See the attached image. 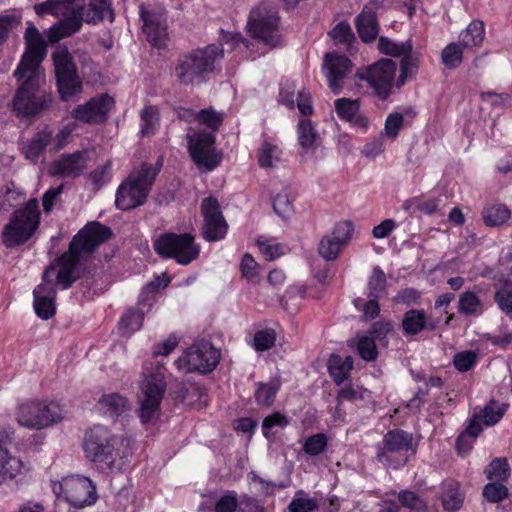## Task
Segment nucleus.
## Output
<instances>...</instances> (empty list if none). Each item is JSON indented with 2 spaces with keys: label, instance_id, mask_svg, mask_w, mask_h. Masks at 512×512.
<instances>
[{
  "label": "nucleus",
  "instance_id": "603ef678",
  "mask_svg": "<svg viewBox=\"0 0 512 512\" xmlns=\"http://www.w3.org/2000/svg\"><path fill=\"white\" fill-rule=\"evenodd\" d=\"M327 443V436L324 433H317L306 439L303 451L310 456H317L325 451Z\"/></svg>",
  "mask_w": 512,
  "mask_h": 512
},
{
  "label": "nucleus",
  "instance_id": "13d9d810",
  "mask_svg": "<svg viewBox=\"0 0 512 512\" xmlns=\"http://www.w3.org/2000/svg\"><path fill=\"white\" fill-rule=\"evenodd\" d=\"M508 495V489L501 483H488L483 489V496L491 503L502 501Z\"/></svg>",
  "mask_w": 512,
  "mask_h": 512
},
{
  "label": "nucleus",
  "instance_id": "bb28decb",
  "mask_svg": "<svg viewBox=\"0 0 512 512\" xmlns=\"http://www.w3.org/2000/svg\"><path fill=\"white\" fill-rule=\"evenodd\" d=\"M402 328L404 335L414 336L425 329L434 330L436 324L427 322L423 309H410L403 316Z\"/></svg>",
  "mask_w": 512,
  "mask_h": 512
},
{
  "label": "nucleus",
  "instance_id": "1a4fd4ad",
  "mask_svg": "<svg viewBox=\"0 0 512 512\" xmlns=\"http://www.w3.org/2000/svg\"><path fill=\"white\" fill-rule=\"evenodd\" d=\"M140 398L139 417L143 424L150 423L158 415L166 391L165 367L156 365L147 370Z\"/></svg>",
  "mask_w": 512,
  "mask_h": 512
},
{
  "label": "nucleus",
  "instance_id": "2eb2a0df",
  "mask_svg": "<svg viewBox=\"0 0 512 512\" xmlns=\"http://www.w3.org/2000/svg\"><path fill=\"white\" fill-rule=\"evenodd\" d=\"M506 411V405L498 404L496 401L491 400L479 413H475L469 420V424L466 431L462 433L457 441L456 446L461 454H466L472 448L473 443L467 442V437L473 439L477 438L482 432L483 428L481 423L483 422L486 426L495 425L500 421Z\"/></svg>",
  "mask_w": 512,
  "mask_h": 512
},
{
  "label": "nucleus",
  "instance_id": "49530a36",
  "mask_svg": "<svg viewBox=\"0 0 512 512\" xmlns=\"http://www.w3.org/2000/svg\"><path fill=\"white\" fill-rule=\"evenodd\" d=\"M398 500L403 507L410 509L411 512H435L429 510L424 501L417 494L409 490L401 491L398 495Z\"/></svg>",
  "mask_w": 512,
  "mask_h": 512
},
{
  "label": "nucleus",
  "instance_id": "09e8293b",
  "mask_svg": "<svg viewBox=\"0 0 512 512\" xmlns=\"http://www.w3.org/2000/svg\"><path fill=\"white\" fill-rule=\"evenodd\" d=\"M489 480L505 481L510 473V467L505 458H495L485 471Z\"/></svg>",
  "mask_w": 512,
  "mask_h": 512
},
{
  "label": "nucleus",
  "instance_id": "b1692460",
  "mask_svg": "<svg viewBox=\"0 0 512 512\" xmlns=\"http://www.w3.org/2000/svg\"><path fill=\"white\" fill-rule=\"evenodd\" d=\"M141 16L144 22L143 29L149 43L159 49L166 47L169 36L164 15L160 12L145 11L141 6Z\"/></svg>",
  "mask_w": 512,
  "mask_h": 512
},
{
  "label": "nucleus",
  "instance_id": "7c9ffc66",
  "mask_svg": "<svg viewBox=\"0 0 512 512\" xmlns=\"http://www.w3.org/2000/svg\"><path fill=\"white\" fill-rule=\"evenodd\" d=\"M50 143V134L44 131L36 133L32 139L23 143L22 152L26 159L36 162Z\"/></svg>",
  "mask_w": 512,
  "mask_h": 512
},
{
  "label": "nucleus",
  "instance_id": "3c124183",
  "mask_svg": "<svg viewBox=\"0 0 512 512\" xmlns=\"http://www.w3.org/2000/svg\"><path fill=\"white\" fill-rule=\"evenodd\" d=\"M369 297L379 298L386 290V276L379 268L375 267L368 282Z\"/></svg>",
  "mask_w": 512,
  "mask_h": 512
},
{
  "label": "nucleus",
  "instance_id": "0e129e2a",
  "mask_svg": "<svg viewBox=\"0 0 512 512\" xmlns=\"http://www.w3.org/2000/svg\"><path fill=\"white\" fill-rule=\"evenodd\" d=\"M404 117L400 113H391L385 121V134L390 138H396L403 127Z\"/></svg>",
  "mask_w": 512,
  "mask_h": 512
},
{
  "label": "nucleus",
  "instance_id": "c85d7f7f",
  "mask_svg": "<svg viewBox=\"0 0 512 512\" xmlns=\"http://www.w3.org/2000/svg\"><path fill=\"white\" fill-rule=\"evenodd\" d=\"M99 406L104 413L110 416H122L131 409L127 398L118 393L103 395L99 400Z\"/></svg>",
  "mask_w": 512,
  "mask_h": 512
},
{
  "label": "nucleus",
  "instance_id": "774afa93",
  "mask_svg": "<svg viewBox=\"0 0 512 512\" xmlns=\"http://www.w3.org/2000/svg\"><path fill=\"white\" fill-rule=\"evenodd\" d=\"M240 269L243 277L247 278L248 280H254L257 276V263L248 253L244 254L242 257Z\"/></svg>",
  "mask_w": 512,
  "mask_h": 512
},
{
  "label": "nucleus",
  "instance_id": "6e6552de",
  "mask_svg": "<svg viewBox=\"0 0 512 512\" xmlns=\"http://www.w3.org/2000/svg\"><path fill=\"white\" fill-rule=\"evenodd\" d=\"M415 453L413 435L401 429H394L388 431L382 442L377 445L376 459L384 465L398 469L406 465Z\"/></svg>",
  "mask_w": 512,
  "mask_h": 512
},
{
  "label": "nucleus",
  "instance_id": "4c0bfd02",
  "mask_svg": "<svg viewBox=\"0 0 512 512\" xmlns=\"http://www.w3.org/2000/svg\"><path fill=\"white\" fill-rule=\"evenodd\" d=\"M464 501V494L457 483H448L442 496V504L445 510L456 511L460 509Z\"/></svg>",
  "mask_w": 512,
  "mask_h": 512
},
{
  "label": "nucleus",
  "instance_id": "052dcab7",
  "mask_svg": "<svg viewBox=\"0 0 512 512\" xmlns=\"http://www.w3.org/2000/svg\"><path fill=\"white\" fill-rule=\"evenodd\" d=\"M357 351L364 360H374L377 356V349L374 338L368 336L361 337L358 341Z\"/></svg>",
  "mask_w": 512,
  "mask_h": 512
},
{
  "label": "nucleus",
  "instance_id": "cd10ccee",
  "mask_svg": "<svg viewBox=\"0 0 512 512\" xmlns=\"http://www.w3.org/2000/svg\"><path fill=\"white\" fill-rule=\"evenodd\" d=\"M359 107V100L340 98L335 101V108L341 119L366 128L367 119L361 116Z\"/></svg>",
  "mask_w": 512,
  "mask_h": 512
},
{
  "label": "nucleus",
  "instance_id": "bf43d9fd",
  "mask_svg": "<svg viewBox=\"0 0 512 512\" xmlns=\"http://www.w3.org/2000/svg\"><path fill=\"white\" fill-rule=\"evenodd\" d=\"M477 355L473 351L459 352L454 356L453 364L455 368L461 372H465L473 368L476 364Z\"/></svg>",
  "mask_w": 512,
  "mask_h": 512
},
{
  "label": "nucleus",
  "instance_id": "8fccbe9b",
  "mask_svg": "<svg viewBox=\"0 0 512 512\" xmlns=\"http://www.w3.org/2000/svg\"><path fill=\"white\" fill-rule=\"evenodd\" d=\"M278 390L279 385L276 383L259 384L254 393L256 402L261 406H271Z\"/></svg>",
  "mask_w": 512,
  "mask_h": 512
},
{
  "label": "nucleus",
  "instance_id": "f8f14e48",
  "mask_svg": "<svg viewBox=\"0 0 512 512\" xmlns=\"http://www.w3.org/2000/svg\"><path fill=\"white\" fill-rule=\"evenodd\" d=\"M58 91L63 100L82 91V81L67 46L58 45L52 53Z\"/></svg>",
  "mask_w": 512,
  "mask_h": 512
},
{
  "label": "nucleus",
  "instance_id": "c9c22d12",
  "mask_svg": "<svg viewBox=\"0 0 512 512\" xmlns=\"http://www.w3.org/2000/svg\"><path fill=\"white\" fill-rule=\"evenodd\" d=\"M21 467V461L12 457L9 451L0 445V484L7 479H12L16 476Z\"/></svg>",
  "mask_w": 512,
  "mask_h": 512
},
{
  "label": "nucleus",
  "instance_id": "ea45409f",
  "mask_svg": "<svg viewBox=\"0 0 512 512\" xmlns=\"http://www.w3.org/2000/svg\"><path fill=\"white\" fill-rule=\"evenodd\" d=\"M378 46L382 53L393 57H403L404 55L411 54L413 48L410 40L397 43L386 37L379 39Z\"/></svg>",
  "mask_w": 512,
  "mask_h": 512
},
{
  "label": "nucleus",
  "instance_id": "680f3d73",
  "mask_svg": "<svg viewBox=\"0 0 512 512\" xmlns=\"http://www.w3.org/2000/svg\"><path fill=\"white\" fill-rule=\"evenodd\" d=\"M238 506L236 492L228 491L215 503V512H235Z\"/></svg>",
  "mask_w": 512,
  "mask_h": 512
},
{
  "label": "nucleus",
  "instance_id": "2f4dec72",
  "mask_svg": "<svg viewBox=\"0 0 512 512\" xmlns=\"http://www.w3.org/2000/svg\"><path fill=\"white\" fill-rule=\"evenodd\" d=\"M34 10L37 15L53 14L62 19L71 17V0H47L36 4Z\"/></svg>",
  "mask_w": 512,
  "mask_h": 512
},
{
  "label": "nucleus",
  "instance_id": "a18cd8bd",
  "mask_svg": "<svg viewBox=\"0 0 512 512\" xmlns=\"http://www.w3.org/2000/svg\"><path fill=\"white\" fill-rule=\"evenodd\" d=\"M293 196L286 190L279 192L273 200V208L281 218L287 219L293 213Z\"/></svg>",
  "mask_w": 512,
  "mask_h": 512
},
{
  "label": "nucleus",
  "instance_id": "423d86ee",
  "mask_svg": "<svg viewBox=\"0 0 512 512\" xmlns=\"http://www.w3.org/2000/svg\"><path fill=\"white\" fill-rule=\"evenodd\" d=\"M40 215L36 199H30L24 207L16 209L1 233L4 246L14 248L28 242L39 227Z\"/></svg>",
  "mask_w": 512,
  "mask_h": 512
},
{
  "label": "nucleus",
  "instance_id": "39448f33",
  "mask_svg": "<svg viewBox=\"0 0 512 512\" xmlns=\"http://www.w3.org/2000/svg\"><path fill=\"white\" fill-rule=\"evenodd\" d=\"M162 167V160L155 165L143 163L134 168L117 189L115 204L120 210H131L146 203L156 176Z\"/></svg>",
  "mask_w": 512,
  "mask_h": 512
},
{
  "label": "nucleus",
  "instance_id": "864d4df0",
  "mask_svg": "<svg viewBox=\"0 0 512 512\" xmlns=\"http://www.w3.org/2000/svg\"><path fill=\"white\" fill-rule=\"evenodd\" d=\"M276 341V333L273 329L259 330L254 335L253 346L256 351L263 352L272 348Z\"/></svg>",
  "mask_w": 512,
  "mask_h": 512
},
{
  "label": "nucleus",
  "instance_id": "c03bdc74",
  "mask_svg": "<svg viewBox=\"0 0 512 512\" xmlns=\"http://www.w3.org/2000/svg\"><path fill=\"white\" fill-rule=\"evenodd\" d=\"M463 46L459 43H450L441 54L442 63L449 69L458 67L463 58Z\"/></svg>",
  "mask_w": 512,
  "mask_h": 512
},
{
  "label": "nucleus",
  "instance_id": "a211bd4d",
  "mask_svg": "<svg viewBox=\"0 0 512 512\" xmlns=\"http://www.w3.org/2000/svg\"><path fill=\"white\" fill-rule=\"evenodd\" d=\"M397 65L391 59H381L365 70L358 71L360 79L366 80L381 99H387L395 83Z\"/></svg>",
  "mask_w": 512,
  "mask_h": 512
},
{
  "label": "nucleus",
  "instance_id": "0eeeda50",
  "mask_svg": "<svg viewBox=\"0 0 512 512\" xmlns=\"http://www.w3.org/2000/svg\"><path fill=\"white\" fill-rule=\"evenodd\" d=\"M14 77L20 86L13 98V110L20 117L39 114L50 102V97L40 88L44 81L41 72H24Z\"/></svg>",
  "mask_w": 512,
  "mask_h": 512
},
{
  "label": "nucleus",
  "instance_id": "dca6fc26",
  "mask_svg": "<svg viewBox=\"0 0 512 512\" xmlns=\"http://www.w3.org/2000/svg\"><path fill=\"white\" fill-rule=\"evenodd\" d=\"M24 40L26 49L14 71V76H21L24 72H40V63L47 53L46 42L39 30L32 22H27Z\"/></svg>",
  "mask_w": 512,
  "mask_h": 512
},
{
  "label": "nucleus",
  "instance_id": "ddd939ff",
  "mask_svg": "<svg viewBox=\"0 0 512 512\" xmlns=\"http://www.w3.org/2000/svg\"><path fill=\"white\" fill-rule=\"evenodd\" d=\"M220 356V351L210 342L201 341L189 347L175 364L180 371L205 374L216 368Z\"/></svg>",
  "mask_w": 512,
  "mask_h": 512
},
{
  "label": "nucleus",
  "instance_id": "20e7f679",
  "mask_svg": "<svg viewBox=\"0 0 512 512\" xmlns=\"http://www.w3.org/2000/svg\"><path fill=\"white\" fill-rule=\"evenodd\" d=\"M223 56V48L215 44L192 50L177 59L174 76L184 86L201 84L216 69V63Z\"/></svg>",
  "mask_w": 512,
  "mask_h": 512
},
{
  "label": "nucleus",
  "instance_id": "f704fd0d",
  "mask_svg": "<svg viewBox=\"0 0 512 512\" xmlns=\"http://www.w3.org/2000/svg\"><path fill=\"white\" fill-rule=\"evenodd\" d=\"M482 217L487 226L496 227L510 218V210L504 204L494 203L483 209Z\"/></svg>",
  "mask_w": 512,
  "mask_h": 512
},
{
  "label": "nucleus",
  "instance_id": "4be33fe9",
  "mask_svg": "<svg viewBox=\"0 0 512 512\" xmlns=\"http://www.w3.org/2000/svg\"><path fill=\"white\" fill-rule=\"evenodd\" d=\"M352 62L337 53H326L324 56L323 72L329 88L334 94H339L346 76L351 72Z\"/></svg>",
  "mask_w": 512,
  "mask_h": 512
},
{
  "label": "nucleus",
  "instance_id": "37998d69",
  "mask_svg": "<svg viewBox=\"0 0 512 512\" xmlns=\"http://www.w3.org/2000/svg\"><path fill=\"white\" fill-rule=\"evenodd\" d=\"M317 508V500L308 497L303 490L297 491L288 505L289 512H313Z\"/></svg>",
  "mask_w": 512,
  "mask_h": 512
},
{
  "label": "nucleus",
  "instance_id": "473e14b6",
  "mask_svg": "<svg viewBox=\"0 0 512 512\" xmlns=\"http://www.w3.org/2000/svg\"><path fill=\"white\" fill-rule=\"evenodd\" d=\"M485 37L484 23L473 20L468 27L460 33L459 41L464 48L480 46Z\"/></svg>",
  "mask_w": 512,
  "mask_h": 512
},
{
  "label": "nucleus",
  "instance_id": "5fc2aeb1",
  "mask_svg": "<svg viewBox=\"0 0 512 512\" xmlns=\"http://www.w3.org/2000/svg\"><path fill=\"white\" fill-rule=\"evenodd\" d=\"M494 299L503 313L512 314V283L509 280H506L504 287L496 291Z\"/></svg>",
  "mask_w": 512,
  "mask_h": 512
},
{
  "label": "nucleus",
  "instance_id": "f3484780",
  "mask_svg": "<svg viewBox=\"0 0 512 512\" xmlns=\"http://www.w3.org/2000/svg\"><path fill=\"white\" fill-rule=\"evenodd\" d=\"M188 150L194 163L200 169L211 171L221 162V155L214 148L215 137L212 133L197 131L187 134Z\"/></svg>",
  "mask_w": 512,
  "mask_h": 512
},
{
  "label": "nucleus",
  "instance_id": "de8ad7c7",
  "mask_svg": "<svg viewBox=\"0 0 512 512\" xmlns=\"http://www.w3.org/2000/svg\"><path fill=\"white\" fill-rule=\"evenodd\" d=\"M418 70L416 60L411 57V54L401 57L400 74L396 81L398 88L402 87L408 80L415 77Z\"/></svg>",
  "mask_w": 512,
  "mask_h": 512
},
{
  "label": "nucleus",
  "instance_id": "6e6d98bb",
  "mask_svg": "<svg viewBox=\"0 0 512 512\" xmlns=\"http://www.w3.org/2000/svg\"><path fill=\"white\" fill-rule=\"evenodd\" d=\"M260 251L263 253L265 258L269 261L276 259L277 257L285 254L287 247L284 244L274 243L271 240H258Z\"/></svg>",
  "mask_w": 512,
  "mask_h": 512
},
{
  "label": "nucleus",
  "instance_id": "69168bd1",
  "mask_svg": "<svg viewBox=\"0 0 512 512\" xmlns=\"http://www.w3.org/2000/svg\"><path fill=\"white\" fill-rule=\"evenodd\" d=\"M330 36L342 43H349L352 39H354V34L350 25L346 22L338 23L330 32Z\"/></svg>",
  "mask_w": 512,
  "mask_h": 512
},
{
  "label": "nucleus",
  "instance_id": "5701e85b",
  "mask_svg": "<svg viewBox=\"0 0 512 512\" xmlns=\"http://www.w3.org/2000/svg\"><path fill=\"white\" fill-rule=\"evenodd\" d=\"M114 104V100L107 94L92 98L84 105L77 106L72 116L86 123H101L107 118L108 112Z\"/></svg>",
  "mask_w": 512,
  "mask_h": 512
},
{
  "label": "nucleus",
  "instance_id": "e2e57ef3",
  "mask_svg": "<svg viewBox=\"0 0 512 512\" xmlns=\"http://www.w3.org/2000/svg\"><path fill=\"white\" fill-rule=\"evenodd\" d=\"M198 121L212 130L218 129L223 121V115L212 109H203L198 112Z\"/></svg>",
  "mask_w": 512,
  "mask_h": 512
},
{
  "label": "nucleus",
  "instance_id": "393cba45",
  "mask_svg": "<svg viewBox=\"0 0 512 512\" xmlns=\"http://www.w3.org/2000/svg\"><path fill=\"white\" fill-rule=\"evenodd\" d=\"M383 1L372 0L364 6L356 17V28L359 37L364 42H372L378 35V22L376 11L382 6Z\"/></svg>",
  "mask_w": 512,
  "mask_h": 512
},
{
  "label": "nucleus",
  "instance_id": "79ce46f5",
  "mask_svg": "<svg viewBox=\"0 0 512 512\" xmlns=\"http://www.w3.org/2000/svg\"><path fill=\"white\" fill-rule=\"evenodd\" d=\"M141 129L142 136H150L155 133L159 125L158 109L155 106H145L141 113Z\"/></svg>",
  "mask_w": 512,
  "mask_h": 512
},
{
  "label": "nucleus",
  "instance_id": "f257e3e1",
  "mask_svg": "<svg viewBox=\"0 0 512 512\" xmlns=\"http://www.w3.org/2000/svg\"><path fill=\"white\" fill-rule=\"evenodd\" d=\"M112 234L109 227L99 222L87 224L73 237L69 251L49 266L55 267L50 277L51 282L54 284L55 279L63 289H68L77 279V265L92 255L99 245L109 240Z\"/></svg>",
  "mask_w": 512,
  "mask_h": 512
},
{
  "label": "nucleus",
  "instance_id": "a878e982",
  "mask_svg": "<svg viewBox=\"0 0 512 512\" xmlns=\"http://www.w3.org/2000/svg\"><path fill=\"white\" fill-rule=\"evenodd\" d=\"M85 168L84 153L75 152L63 155L55 161L52 166V173L63 177H76Z\"/></svg>",
  "mask_w": 512,
  "mask_h": 512
},
{
  "label": "nucleus",
  "instance_id": "4468645a",
  "mask_svg": "<svg viewBox=\"0 0 512 512\" xmlns=\"http://www.w3.org/2000/svg\"><path fill=\"white\" fill-rule=\"evenodd\" d=\"M278 11L271 2H262L249 15L248 27L253 35L265 44L275 47L278 38Z\"/></svg>",
  "mask_w": 512,
  "mask_h": 512
},
{
  "label": "nucleus",
  "instance_id": "7ed1b4c3",
  "mask_svg": "<svg viewBox=\"0 0 512 512\" xmlns=\"http://www.w3.org/2000/svg\"><path fill=\"white\" fill-rule=\"evenodd\" d=\"M124 439L107 427L95 425L86 432L84 451L86 456L102 472L121 469L124 458Z\"/></svg>",
  "mask_w": 512,
  "mask_h": 512
},
{
  "label": "nucleus",
  "instance_id": "412c9836",
  "mask_svg": "<svg viewBox=\"0 0 512 512\" xmlns=\"http://www.w3.org/2000/svg\"><path fill=\"white\" fill-rule=\"evenodd\" d=\"M353 226L349 221L337 223L331 234L322 237L318 246L319 254L327 261L335 260L344 244L352 236Z\"/></svg>",
  "mask_w": 512,
  "mask_h": 512
},
{
  "label": "nucleus",
  "instance_id": "e433bc0d",
  "mask_svg": "<svg viewBox=\"0 0 512 512\" xmlns=\"http://www.w3.org/2000/svg\"><path fill=\"white\" fill-rule=\"evenodd\" d=\"M144 320V312L139 308H132L122 316L119 322V329L124 336H130L135 331H138Z\"/></svg>",
  "mask_w": 512,
  "mask_h": 512
},
{
  "label": "nucleus",
  "instance_id": "a19ab883",
  "mask_svg": "<svg viewBox=\"0 0 512 512\" xmlns=\"http://www.w3.org/2000/svg\"><path fill=\"white\" fill-rule=\"evenodd\" d=\"M280 149L267 141L261 145L258 155V162L262 168H273L280 162Z\"/></svg>",
  "mask_w": 512,
  "mask_h": 512
},
{
  "label": "nucleus",
  "instance_id": "72a5a7b5",
  "mask_svg": "<svg viewBox=\"0 0 512 512\" xmlns=\"http://www.w3.org/2000/svg\"><path fill=\"white\" fill-rule=\"evenodd\" d=\"M353 358L347 356L342 358L339 355H332L329 359V373L333 380L339 385L348 378L353 369Z\"/></svg>",
  "mask_w": 512,
  "mask_h": 512
},
{
  "label": "nucleus",
  "instance_id": "4d7b16f0",
  "mask_svg": "<svg viewBox=\"0 0 512 512\" xmlns=\"http://www.w3.org/2000/svg\"><path fill=\"white\" fill-rule=\"evenodd\" d=\"M316 133L312 127L311 121L303 119L298 124V140L303 148H309L313 145Z\"/></svg>",
  "mask_w": 512,
  "mask_h": 512
},
{
  "label": "nucleus",
  "instance_id": "c756f323",
  "mask_svg": "<svg viewBox=\"0 0 512 512\" xmlns=\"http://www.w3.org/2000/svg\"><path fill=\"white\" fill-rule=\"evenodd\" d=\"M484 304L473 291H465L459 295L458 312L468 317H479L484 312Z\"/></svg>",
  "mask_w": 512,
  "mask_h": 512
},
{
  "label": "nucleus",
  "instance_id": "aec40b11",
  "mask_svg": "<svg viewBox=\"0 0 512 512\" xmlns=\"http://www.w3.org/2000/svg\"><path fill=\"white\" fill-rule=\"evenodd\" d=\"M55 267H47L43 273V282L33 291L34 309L38 317L49 319L55 314L56 289L51 282L50 277L54 273Z\"/></svg>",
  "mask_w": 512,
  "mask_h": 512
},
{
  "label": "nucleus",
  "instance_id": "338daca9",
  "mask_svg": "<svg viewBox=\"0 0 512 512\" xmlns=\"http://www.w3.org/2000/svg\"><path fill=\"white\" fill-rule=\"evenodd\" d=\"M288 424L287 418L279 412H275L264 418L262 430L265 437H268V431L274 427L284 428Z\"/></svg>",
  "mask_w": 512,
  "mask_h": 512
},
{
  "label": "nucleus",
  "instance_id": "58836bf2",
  "mask_svg": "<svg viewBox=\"0 0 512 512\" xmlns=\"http://www.w3.org/2000/svg\"><path fill=\"white\" fill-rule=\"evenodd\" d=\"M181 400L188 405L201 407L207 403V395L203 388L195 383H187L179 395Z\"/></svg>",
  "mask_w": 512,
  "mask_h": 512
},
{
  "label": "nucleus",
  "instance_id": "9d476101",
  "mask_svg": "<svg viewBox=\"0 0 512 512\" xmlns=\"http://www.w3.org/2000/svg\"><path fill=\"white\" fill-rule=\"evenodd\" d=\"M155 252L163 258H172L180 265H188L199 257L200 247L189 233H163L153 241Z\"/></svg>",
  "mask_w": 512,
  "mask_h": 512
},
{
  "label": "nucleus",
  "instance_id": "f03ea898",
  "mask_svg": "<svg viewBox=\"0 0 512 512\" xmlns=\"http://www.w3.org/2000/svg\"><path fill=\"white\" fill-rule=\"evenodd\" d=\"M85 0H71V17L61 19L47 31V38L50 43H56L78 32L83 22L98 23L100 21L114 20V12L110 0H88V7H85Z\"/></svg>",
  "mask_w": 512,
  "mask_h": 512
},
{
  "label": "nucleus",
  "instance_id": "6ab92c4d",
  "mask_svg": "<svg viewBox=\"0 0 512 512\" xmlns=\"http://www.w3.org/2000/svg\"><path fill=\"white\" fill-rule=\"evenodd\" d=\"M204 217L202 235L209 242L219 241L226 235L228 225L220 210L219 203L214 197H207L201 203Z\"/></svg>",
  "mask_w": 512,
  "mask_h": 512
},
{
  "label": "nucleus",
  "instance_id": "9b49d317",
  "mask_svg": "<svg viewBox=\"0 0 512 512\" xmlns=\"http://www.w3.org/2000/svg\"><path fill=\"white\" fill-rule=\"evenodd\" d=\"M65 416L62 407L54 401L22 403L16 411L17 422L26 428L42 430L59 423Z\"/></svg>",
  "mask_w": 512,
  "mask_h": 512
}]
</instances>
